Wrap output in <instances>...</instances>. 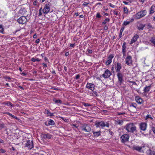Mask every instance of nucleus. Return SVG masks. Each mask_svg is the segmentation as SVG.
I'll use <instances>...</instances> for the list:
<instances>
[{
  "instance_id": "55",
  "label": "nucleus",
  "mask_w": 155,
  "mask_h": 155,
  "mask_svg": "<svg viewBox=\"0 0 155 155\" xmlns=\"http://www.w3.org/2000/svg\"><path fill=\"white\" fill-rule=\"evenodd\" d=\"M5 114L11 117H12V116H13L12 114H10L9 112H6Z\"/></svg>"
},
{
  "instance_id": "15",
  "label": "nucleus",
  "mask_w": 155,
  "mask_h": 155,
  "mask_svg": "<svg viewBox=\"0 0 155 155\" xmlns=\"http://www.w3.org/2000/svg\"><path fill=\"white\" fill-rule=\"evenodd\" d=\"M114 57L113 54H110L108 58V60L106 62V64L107 65H109L112 61V59Z\"/></svg>"
},
{
  "instance_id": "54",
  "label": "nucleus",
  "mask_w": 155,
  "mask_h": 155,
  "mask_svg": "<svg viewBox=\"0 0 155 155\" xmlns=\"http://www.w3.org/2000/svg\"><path fill=\"white\" fill-rule=\"evenodd\" d=\"M108 27L107 25H105L104 28V29L105 30H107L108 29Z\"/></svg>"
},
{
  "instance_id": "21",
  "label": "nucleus",
  "mask_w": 155,
  "mask_h": 155,
  "mask_svg": "<svg viewBox=\"0 0 155 155\" xmlns=\"http://www.w3.org/2000/svg\"><path fill=\"white\" fill-rule=\"evenodd\" d=\"M151 88V85H150L149 86H146L145 87V88L143 90L144 93H147V92H148L149 91Z\"/></svg>"
},
{
  "instance_id": "20",
  "label": "nucleus",
  "mask_w": 155,
  "mask_h": 155,
  "mask_svg": "<svg viewBox=\"0 0 155 155\" xmlns=\"http://www.w3.org/2000/svg\"><path fill=\"white\" fill-rule=\"evenodd\" d=\"M26 10L25 8L21 9L19 12V14H20L21 15H26Z\"/></svg>"
},
{
  "instance_id": "9",
  "label": "nucleus",
  "mask_w": 155,
  "mask_h": 155,
  "mask_svg": "<svg viewBox=\"0 0 155 155\" xmlns=\"http://www.w3.org/2000/svg\"><path fill=\"white\" fill-rule=\"evenodd\" d=\"M50 8V7L49 4H45L42 10L43 13L45 14H47L49 12Z\"/></svg>"
},
{
  "instance_id": "52",
  "label": "nucleus",
  "mask_w": 155,
  "mask_h": 155,
  "mask_svg": "<svg viewBox=\"0 0 155 155\" xmlns=\"http://www.w3.org/2000/svg\"><path fill=\"white\" fill-rule=\"evenodd\" d=\"M109 6L112 8H114L115 7V5H114L112 4L111 3L109 4Z\"/></svg>"
},
{
  "instance_id": "63",
  "label": "nucleus",
  "mask_w": 155,
  "mask_h": 155,
  "mask_svg": "<svg viewBox=\"0 0 155 155\" xmlns=\"http://www.w3.org/2000/svg\"><path fill=\"white\" fill-rule=\"evenodd\" d=\"M64 69L66 72H67V68L66 66H64Z\"/></svg>"
},
{
  "instance_id": "53",
  "label": "nucleus",
  "mask_w": 155,
  "mask_h": 155,
  "mask_svg": "<svg viewBox=\"0 0 155 155\" xmlns=\"http://www.w3.org/2000/svg\"><path fill=\"white\" fill-rule=\"evenodd\" d=\"M126 51H122L123 56V58H125L126 56Z\"/></svg>"
},
{
  "instance_id": "10",
  "label": "nucleus",
  "mask_w": 155,
  "mask_h": 155,
  "mask_svg": "<svg viewBox=\"0 0 155 155\" xmlns=\"http://www.w3.org/2000/svg\"><path fill=\"white\" fill-rule=\"evenodd\" d=\"M111 73L110 71L108 69H107L105 71L104 74H102V76L105 78H107L111 75Z\"/></svg>"
},
{
  "instance_id": "42",
  "label": "nucleus",
  "mask_w": 155,
  "mask_h": 155,
  "mask_svg": "<svg viewBox=\"0 0 155 155\" xmlns=\"http://www.w3.org/2000/svg\"><path fill=\"white\" fill-rule=\"evenodd\" d=\"M127 82H129L130 83H132L133 84H134V85H136V83L134 81H127Z\"/></svg>"
},
{
  "instance_id": "17",
  "label": "nucleus",
  "mask_w": 155,
  "mask_h": 155,
  "mask_svg": "<svg viewBox=\"0 0 155 155\" xmlns=\"http://www.w3.org/2000/svg\"><path fill=\"white\" fill-rule=\"evenodd\" d=\"M139 38V36L138 35H134L131 39L130 44H131L136 42Z\"/></svg>"
},
{
  "instance_id": "56",
  "label": "nucleus",
  "mask_w": 155,
  "mask_h": 155,
  "mask_svg": "<svg viewBox=\"0 0 155 155\" xmlns=\"http://www.w3.org/2000/svg\"><path fill=\"white\" fill-rule=\"evenodd\" d=\"M152 130L153 132V133L155 134V127H152Z\"/></svg>"
},
{
  "instance_id": "45",
  "label": "nucleus",
  "mask_w": 155,
  "mask_h": 155,
  "mask_svg": "<svg viewBox=\"0 0 155 155\" xmlns=\"http://www.w3.org/2000/svg\"><path fill=\"white\" fill-rule=\"evenodd\" d=\"M84 105L85 107H89L91 106V105L88 103H85L84 104Z\"/></svg>"
},
{
  "instance_id": "16",
  "label": "nucleus",
  "mask_w": 155,
  "mask_h": 155,
  "mask_svg": "<svg viewBox=\"0 0 155 155\" xmlns=\"http://www.w3.org/2000/svg\"><path fill=\"white\" fill-rule=\"evenodd\" d=\"M135 100L136 102L140 104H141L143 102L142 99L139 96L135 97Z\"/></svg>"
},
{
  "instance_id": "14",
  "label": "nucleus",
  "mask_w": 155,
  "mask_h": 155,
  "mask_svg": "<svg viewBox=\"0 0 155 155\" xmlns=\"http://www.w3.org/2000/svg\"><path fill=\"white\" fill-rule=\"evenodd\" d=\"M147 125V124L146 123L144 122L141 123L140 124V128L141 130L145 131L146 130Z\"/></svg>"
},
{
  "instance_id": "24",
  "label": "nucleus",
  "mask_w": 155,
  "mask_h": 155,
  "mask_svg": "<svg viewBox=\"0 0 155 155\" xmlns=\"http://www.w3.org/2000/svg\"><path fill=\"white\" fill-rule=\"evenodd\" d=\"M94 136L95 137H98L101 135V131H98L97 132H93Z\"/></svg>"
},
{
  "instance_id": "41",
  "label": "nucleus",
  "mask_w": 155,
  "mask_h": 155,
  "mask_svg": "<svg viewBox=\"0 0 155 155\" xmlns=\"http://www.w3.org/2000/svg\"><path fill=\"white\" fill-rule=\"evenodd\" d=\"M60 118H61L63 120H64V121H65L66 122H67L68 121V119H67L65 117H60Z\"/></svg>"
},
{
  "instance_id": "13",
  "label": "nucleus",
  "mask_w": 155,
  "mask_h": 155,
  "mask_svg": "<svg viewBox=\"0 0 155 155\" xmlns=\"http://www.w3.org/2000/svg\"><path fill=\"white\" fill-rule=\"evenodd\" d=\"M118 81L119 83L121 84L123 81V75L120 72H118L117 74Z\"/></svg>"
},
{
  "instance_id": "32",
  "label": "nucleus",
  "mask_w": 155,
  "mask_h": 155,
  "mask_svg": "<svg viewBox=\"0 0 155 155\" xmlns=\"http://www.w3.org/2000/svg\"><path fill=\"white\" fill-rule=\"evenodd\" d=\"M148 118H150L151 120L153 119V118L152 117L151 115L150 114L147 115L145 117V119L146 120H147V119Z\"/></svg>"
},
{
  "instance_id": "7",
  "label": "nucleus",
  "mask_w": 155,
  "mask_h": 155,
  "mask_svg": "<svg viewBox=\"0 0 155 155\" xmlns=\"http://www.w3.org/2000/svg\"><path fill=\"white\" fill-rule=\"evenodd\" d=\"M129 138V136L128 134H124L123 135L120 137L121 142L123 143H125L128 141Z\"/></svg>"
},
{
  "instance_id": "36",
  "label": "nucleus",
  "mask_w": 155,
  "mask_h": 155,
  "mask_svg": "<svg viewBox=\"0 0 155 155\" xmlns=\"http://www.w3.org/2000/svg\"><path fill=\"white\" fill-rule=\"evenodd\" d=\"M4 29L2 25H0V32L3 33Z\"/></svg>"
},
{
  "instance_id": "19",
  "label": "nucleus",
  "mask_w": 155,
  "mask_h": 155,
  "mask_svg": "<svg viewBox=\"0 0 155 155\" xmlns=\"http://www.w3.org/2000/svg\"><path fill=\"white\" fill-rule=\"evenodd\" d=\"M143 147H139L135 145H134L132 147V149L133 150H136L138 151H140Z\"/></svg>"
},
{
  "instance_id": "3",
  "label": "nucleus",
  "mask_w": 155,
  "mask_h": 155,
  "mask_svg": "<svg viewBox=\"0 0 155 155\" xmlns=\"http://www.w3.org/2000/svg\"><path fill=\"white\" fill-rule=\"evenodd\" d=\"M95 125L97 127H101L102 128L105 126L107 127L108 128L109 127V124L108 122H106L105 123L103 121H101L97 122L95 124Z\"/></svg>"
},
{
  "instance_id": "12",
  "label": "nucleus",
  "mask_w": 155,
  "mask_h": 155,
  "mask_svg": "<svg viewBox=\"0 0 155 155\" xmlns=\"http://www.w3.org/2000/svg\"><path fill=\"white\" fill-rule=\"evenodd\" d=\"M95 85L92 83L88 82L86 85V87L92 91H93L95 89Z\"/></svg>"
},
{
  "instance_id": "51",
  "label": "nucleus",
  "mask_w": 155,
  "mask_h": 155,
  "mask_svg": "<svg viewBox=\"0 0 155 155\" xmlns=\"http://www.w3.org/2000/svg\"><path fill=\"white\" fill-rule=\"evenodd\" d=\"M122 32H120V34H119V38H118V39H119L122 37Z\"/></svg>"
},
{
  "instance_id": "48",
  "label": "nucleus",
  "mask_w": 155,
  "mask_h": 155,
  "mask_svg": "<svg viewBox=\"0 0 155 155\" xmlns=\"http://www.w3.org/2000/svg\"><path fill=\"white\" fill-rule=\"evenodd\" d=\"M12 117H13L14 118L16 119L18 121H19L20 120L19 118H18L17 117H16L14 115H13Z\"/></svg>"
},
{
  "instance_id": "64",
  "label": "nucleus",
  "mask_w": 155,
  "mask_h": 155,
  "mask_svg": "<svg viewBox=\"0 0 155 155\" xmlns=\"http://www.w3.org/2000/svg\"><path fill=\"white\" fill-rule=\"evenodd\" d=\"M123 2L124 3L125 5H127L128 4V2H127L125 1H123Z\"/></svg>"
},
{
  "instance_id": "30",
  "label": "nucleus",
  "mask_w": 155,
  "mask_h": 155,
  "mask_svg": "<svg viewBox=\"0 0 155 155\" xmlns=\"http://www.w3.org/2000/svg\"><path fill=\"white\" fill-rule=\"evenodd\" d=\"M46 114L48 116H54L53 114L50 112L48 110H47L46 111Z\"/></svg>"
},
{
  "instance_id": "38",
  "label": "nucleus",
  "mask_w": 155,
  "mask_h": 155,
  "mask_svg": "<svg viewBox=\"0 0 155 155\" xmlns=\"http://www.w3.org/2000/svg\"><path fill=\"white\" fill-rule=\"evenodd\" d=\"M6 152L5 150L3 149L2 148L0 149V153H4Z\"/></svg>"
},
{
  "instance_id": "8",
  "label": "nucleus",
  "mask_w": 155,
  "mask_h": 155,
  "mask_svg": "<svg viewBox=\"0 0 155 155\" xmlns=\"http://www.w3.org/2000/svg\"><path fill=\"white\" fill-rule=\"evenodd\" d=\"M25 146L29 149H31L34 147L32 141L28 140L26 143Z\"/></svg>"
},
{
  "instance_id": "23",
  "label": "nucleus",
  "mask_w": 155,
  "mask_h": 155,
  "mask_svg": "<svg viewBox=\"0 0 155 155\" xmlns=\"http://www.w3.org/2000/svg\"><path fill=\"white\" fill-rule=\"evenodd\" d=\"M53 101L54 102L55 104H61L62 103V101L59 99H56L55 98H54L53 99Z\"/></svg>"
},
{
  "instance_id": "60",
  "label": "nucleus",
  "mask_w": 155,
  "mask_h": 155,
  "mask_svg": "<svg viewBox=\"0 0 155 155\" xmlns=\"http://www.w3.org/2000/svg\"><path fill=\"white\" fill-rule=\"evenodd\" d=\"M44 59L45 61L48 62V60L46 57H45L44 58Z\"/></svg>"
},
{
  "instance_id": "37",
  "label": "nucleus",
  "mask_w": 155,
  "mask_h": 155,
  "mask_svg": "<svg viewBox=\"0 0 155 155\" xmlns=\"http://www.w3.org/2000/svg\"><path fill=\"white\" fill-rule=\"evenodd\" d=\"M5 127V125L4 123H2L0 124V129H2V128H4Z\"/></svg>"
},
{
  "instance_id": "40",
  "label": "nucleus",
  "mask_w": 155,
  "mask_h": 155,
  "mask_svg": "<svg viewBox=\"0 0 155 155\" xmlns=\"http://www.w3.org/2000/svg\"><path fill=\"white\" fill-rule=\"evenodd\" d=\"M101 17V16L100 15L99 13H97L96 15V17L98 18H100Z\"/></svg>"
},
{
  "instance_id": "57",
  "label": "nucleus",
  "mask_w": 155,
  "mask_h": 155,
  "mask_svg": "<svg viewBox=\"0 0 155 155\" xmlns=\"http://www.w3.org/2000/svg\"><path fill=\"white\" fill-rule=\"evenodd\" d=\"M75 45V43L71 44L70 45V47H73Z\"/></svg>"
},
{
  "instance_id": "28",
  "label": "nucleus",
  "mask_w": 155,
  "mask_h": 155,
  "mask_svg": "<svg viewBox=\"0 0 155 155\" xmlns=\"http://www.w3.org/2000/svg\"><path fill=\"white\" fill-rule=\"evenodd\" d=\"M48 124L49 125H53L55 123L53 120H50L48 121Z\"/></svg>"
},
{
  "instance_id": "6",
  "label": "nucleus",
  "mask_w": 155,
  "mask_h": 155,
  "mask_svg": "<svg viewBox=\"0 0 155 155\" xmlns=\"http://www.w3.org/2000/svg\"><path fill=\"white\" fill-rule=\"evenodd\" d=\"M41 138L43 140H44L46 139H50L52 137V136L51 135L48 133L42 134L41 135Z\"/></svg>"
},
{
  "instance_id": "11",
  "label": "nucleus",
  "mask_w": 155,
  "mask_h": 155,
  "mask_svg": "<svg viewBox=\"0 0 155 155\" xmlns=\"http://www.w3.org/2000/svg\"><path fill=\"white\" fill-rule=\"evenodd\" d=\"M132 57L130 56H128L126 58V63L127 65L131 66L132 64Z\"/></svg>"
},
{
  "instance_id": "1",
  "label": "nucleus",
  "mask_w": 155,
  "mask_h": 155,
  "mask_svg": "<svg viewBox=\"0 0 155 155\" xmlns=\"http://www.w3.org/2000/svg\"><path fill=\"white\" fill-rule=\"evenodd\" d=\"M125 127L126 130L128 132L133 133L136 130V127L133 123H130L127 124Z\"/></svg>"
},
{
  "instance_id": "62",
  "label": "nucleus",
  "mask_w": 155,
  "mask_h": 155,
  "mask_svg": "<svg viewBox=\"0 0 155 155\" xmlns=\"http://www.w3.org/2000/svg\"><path fill=\"white\" fill-rule=\"evenodd\" d=\"M39 41H40V39H38L36 40V41H35V43L38 44L39 42Z\"/></svg>"
},
{
  "instance_id": "39",
  "label": "nucleus",
  "mask_w": 155,
  "mask_h": 155,
  "mask_svg": "<svg viewBox=\"0 0 155 155\" xmlns=\"http://www.w3.org/2000/svg\"><path fill=\"white\" fill-rule=\"evenodd\" d=\"M93 95L94 96H97L98 94L95 91H93Z\"/></svg>"
},
{
  "instance_id": "5",
  "label": "nucleus",
  "mask_w": 155,
  "mask_h": 155,
  "mask_svg": "<svg viewBox=\"0 0 155 155\" xmlns=\"http://www.w3.org/2000/svg\"><path fill=\"white\" fill-rule=\"evenodd\" d=\"M27 20L25 16H22L18 19V23L21 24H24L27 22Z\"/></svg>"
},
{
  "instance_id": "44",
  "label": "nucleus",
  "mask_w": 155,
  "mask_h": 155,
  "mask_svg": "<svg viewBox=\"0 0 155 155\" xmlns=\"http://www.w3.org/2000/svg\"><path fill=\"white\" fill-rule=\"evenodd\" d=\"M6 104L8 106H9V105H10L12 107L13 106V105L10 102H8Z\"/></svg>"
},
{
  "instance_id": "2",
  "label": "nucleus",
  "mask_w": 155,
  "mask_h": 155,
  "mask_svg": "<svg viewBox=\"0 0 155 155\" xmlns=\"http://www.w3.org/2000/svg\"><path fill=\"white\" fill-rule=\"evenodd\" d=\"M147 13V11L146 10L140 11L134 15V18L137 19H140L145 16L146 15Z\"/></svg>"
},
{
  "instance_id": "18",
  "label": "nucleus",
  "mask_w": 155,
  "mask_h": 155,
  "mask_svg": "<svg viewBox=\"0 0 155 155\" xmlns=\"http://www.w3.org/2000/svg\"><path fill=\"white\" fill-rule=\"evenodd\" d=\"M116 72H120V70L122 68L121 64L120 63L117 62V65L116 66Z\"/></svg>"
},
{
  "instance_id": "29",
  "label": "nucleus",
  "mask_w": 155,
  "mask_h": 155,
  "mask_svg": "<svg viewBox=\"0 0 155 155\" xmlns=\"http://www.w3.org/2000/svg\"><path fill=\"white\" fill-rule=\"evenodd\" d=\"M31 61H33L34 62H35L36 61L39 62L40 61V59L38 58L35 59V58H31Z\"/></svg>"
},
{
  "instance_id": "43",
  "label": "nucleus",
  "mask_w": 155,
  "mask_h": 155,
  "mask_svg": "<svg viewBox=\"0 0 155 155\" xmlns=\"http://www.w3.org/2000/svg\"><path fill=\"white\" fill-rule=\"evenodd\" d=\"M117 123L119 124H122L123 123V121L122 120H119L117 121Z\"/></svg>"
},
{
  "instance_id": "4",
  "label": "nucleus",
  "mask_w": 155,
  "mask_h": 155,
  "mask_svg": "<svg viewBox=\"0 0 155 155\" xmlns=\"http://www.w3.org/2000/svg\"><path fill=\"white\" fill-rule=\"evenodd\" d=\"M80 127L82 130L87 132H90L91 130L90 127L87 124H84L81 125Z\"/></svg>"
},
{
  "instance_id": "22",
  "label": "nucleus",
  "mask_w": 155,
  "mask_h": 155,
  "mask_svg": "<svg viewBox=\"0 0 155 155\" xmlns=\"http://www.w3.org/2000/svg\"><path fill=\"white\" fill-rule=\"evenodd\" d=\"M155 8V5H153L150 8V14H152L154 12V9Z\"/></svg>"
},
{
  "instance_id": "61",
  "label": "nucleus",
  "mask_w": 155,
  "mask_h": 155,
  "mask_svg": "<svg viewBox=\"0 0 155 155\" xmlns=\"http://www.w3.org/2000/svg\"><path fill=\"white\" fill-rule=\"evenodd\" d=\"M88 52L90 54H91L92 53V51L91 50H90V49H88Z\"/></svg>"
},
{
  "instance_id": "59",
  "label": "nucleus",
  "mask_w": 155,
  "mask_h": 155,
  "mask_svg": "<svg viewBox=\"0 0 155 155\" xmlns=\"http://www.w3.org/2000/svg\"><path fill=\"white\" fill-rule=\"evenodd\" d=\"M37 3H38V2L37 1H35L33 2V5H37Z\"/></svg>"
},
{
  "instance_id": "50",
  "label": "nucleus",
  "mask_w": 155,
  "mask_h": 155,
  "mask_svg": "<svg viewBox=\"0 0 155 155\" xmlns=\"http://www.w3.org/2000/svg\"><path fill=\"white\" fill-rule=\"evenodd\" d=\"M114 13L115 15H117L118 14V12L117 11H114Z\"/></svg>"
},
{
  "instance_id": "26",
  "label": "nucleus",
  "mask_w": 155,
  "mask_h": 155,
  "mask_svg": "<svg viewBox=\"0 0 155 155\" xmlns=\"http://www.w3.org/2000/svg\"><path fill=\"white\" fill-rule=\"evenodd\" d=\"M126 42H124L123 43L122 47V51H126Z\"/></svg>"
},
{
  "instance_id": "35",
  "label": "nucleus",
  "mask_w": 155,
  "mask_h": 155,
  "mask_svg": "<svg viewBox=\"0 0 155 155\" xmlns=\"http://www.w3.org/2000/svg\"><path fill=\"white\" fill-rule=\"evenodd\" d=\"M130 21H125L124 22L123 25H124L126 26V25H129L130 23Z\"/></svg>"
},
{
  "instance_id": "47",
  "label": "nucleus",
  "mask_w": 155,
  "mask_h": 155,
  "mask_svg": "<svg viewBox=\"0 0 155 155\" xmlns=\"http://www.w3.org/2000/svg\"><path fill=\"white\" fill-rule=\"evenodd\" d=\"M80 75L79 74H78L76 76L75 79H79L80 78Z\"/></svg>"
},
{
  "instance_id": "33",
  "label": "nucleus",
  "mask_w": 155,
  "mask_h": 155,
  "mask_svg": "<svg viewBox=\"0 0 155 155\" xmlns=\"http://www.w3.org/2000/svg\"><path fill=\"white\" fill-rule=\"evenodd\" d=\"M110 21V19L108 18H106L104 21L102 22V24H106L107 23V22H108Z\"/></svg>"
},
{
  "instance_id": "31",
  "label": "nucleus",
  "mask_w": 155,
  "mask_h": 155,
  "mask_svg": "<svg viewBox=\"0 0 155 155\" xmlns=\"http://www.w3.org/2000/svg\"><path fill=\"white\" fill-rule=\"evenodd\" d=\"M137 104L135 103H132L130 105V107H133L136 109L137 107Z\"/></svg>"
},
{
  "instance_id": "27",
  "label": "nucleus",
  "mask_w": 155,
  "mask_h": 155,
  "mask_svg": "<svg viewBox=\"0 0 155 155\" xmlns=\"http://www.w3.org/2000/svg\"><path fill=\"white\" fill-rule=\"evenodd\" d=\"M145 26V25H141L138 27V29L139 30H143Z\"/></svg>"
},
{
  "instance_id": "58",
  "label": "nucleus",
  "mask_w": 155,
  "mask_h": 155,
  "mask_svg": "<svg viewBox=\"0 0 155 155\" xmlns=\"http://www.w3.org/2000/svg\"><path fill=\"white\" fill-rule=\"evenodd\" d=\"M124 27H122L120 30V32L122 33L124 29Z\"/></svg>"
},
{
  "instance_id": "49",
  "label": "nucleus",
  "mask_w": 155,
  "mask_h": 155,
  "mask_svg": "<svg viewBox=\"0 0 155 155\" xmlns=\"http://www.w3.org/2000/svg\"><path fill=\"white\" fill-rule=\"evenodd\" d=\"M89 4L88 3L86 2H84L83 4V5L84 6H87Z\"/></svg>"
},
{
  "instance_id": "25",
  "label": "nucleus",
  "mask_w": 155,
  "mask_h": 155,
  "mask_svg": "<svg viewBox=\"0 0 155 155\" xmlns=\"http://www.w3.org/2000/svg\"><path fill=\"white\" fill-rule=\"evenodd\" d=\"M150 42L155 46V37H153L150 38Z\"/></svg>"
},
{
  "instance_id": "46",
  "label": "nucleus",
  "mask_w": 155,
  "mask_h": 155,
  "mask_svg": "<svg viewBox=\"0 0 155 155\" xmlns=\"http://www.w3.org/2000/svg\"><path fill=\"white\" fill-rule=\"evenodd\" d=\"M148 28H152V26L151 25L150 23L148 24L147 25Z\"/></svg>"
},
{
  "instance_id": "34",
  "label": "nucleus",
  "mask_w": 155,
  "mask_h": 155,
  "mask_svg": "<svg viewBox=\"0 0 155 155\" xmlns=\"http://www.w3.org/2000/svg\"><path fill=\"white\" fill-rule=\"evenodd\" d=\"M124 13L127 14L128 12V9L127 8L124 7Z\"/></svg>"
}]
</instances>
